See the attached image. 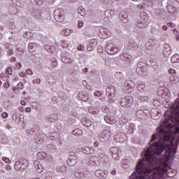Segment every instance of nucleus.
<instances>
[{
    "label": "nucleus",
    "instance_id": "nucleus-1",
    "mask_svg": "<svg viewBox=\"0 0 179 179\" xmlns=\"http://www.w3.org/2000/svg\"><path fill=\"white\" fill-rule=\"evenodd\" d=\"M165 120L162 124L157 129V134L151 136L149 148L142 152L143 159H140L137 163L135 170L129 179H163V173L157 171L155 173L153 166L157 163L156 156H162L163 150L162 145L166 142H173L176 139V145L173 150V155L177 153V146L179 143V120L176 113L167 112L164 113Z\"/></svg>",
    "mask_w": 179,
    "mask_h": 179
},
{
    "label": "nucleus",
    "instance_id": "nucleus-2",
    "mask_svg": "<svg viewBox=\"0 0 179 179\" xmlns=\"http://www.w3.org/2000/svg\"><path fill=\"white\" fill-rule=\"evenodd\" d=\"M132 103H134L132 96H125L120 100V106L122 107H127L128 111L130 113L135 111V109L134 108V104H132Z\"/></svg>",
    "mask_w": 179,
    "mask_h": 179
},
{
    "label": "nucleus",
    "instance_id": "nucleus-3",
    "mask_svg": "<svg viewBox=\"0 0 179 179\" xmlns=\"http://www.w3.org/2000/svg\"><path fill=\"white\" fill-rule=\"evenodd\" d=\"M29 167V161L25 158L20 159L14 164V169L17 171H24Z\"/></svg>",
    "mask_w": 179,
    "mask_h": 179
},
{
    "label": "nucleus",
    "instance_id": "nucleus-4",
    "mask_svg": "<svg viewBox=\"0 0 179 179\" xmlns=\"http://www.w3.org/2000/svg\"><path fill=\"white\" fill-rule=\"evenodd\" d=\"M105 50L109 55H114L118 52V48L113 43H108L105 47Z\"/></svg>",
    "mask_w": 179,
    "mask_h": 179
},
{
    "label": "nucleus",
    "instance_id": "nucleus-5",
    "mask_svg": "<svg viewBox=\"0 0 179 179\" xmlns=\"http://www.w3.org/2000/svg\"><path fill=\"white\" fill-rule=\"evenodd\" d=\"M78 163V155L73 152H70L69 159L67 160L68 166H73Z\"/></svg>",
    "mask_w": 179,
    "mask_h": 179
},
{
    "label": "nucleus",
    "instance_id": "nucleus-6",
    "mask_svg": "<svg viewBox=\"0 0 179 179\" xmlns=\"http://www.w3.org/2000/svg\"><path fill=\"white\" fill-rule=\"evenodd\" d=\"M64 10L62 8L56 9L54 11V17L56 22H64Z\"/></svg>",
    "mask_w": 179,
    "mask_h": 179
},
{
    "label": "nucleus",
    "instance_id": "nucleus-7",
    "mask_svg": "<svg viewBox=\"0 0 179 179\" xmlns=\"http://www.w3.org/2000/svg\"><path fill=\"white\" fill-rule=\"evenodd\" d=\"M141 17L142 18V20L143 21L138 20L137 22V23L136 24V26L137 27H138V29H145V27H146V26H148V23H146V22H145V21L148 20V15L141 14Z\"/></svg>",
    "mask_w": 179,
    "mask_h": 179
},
{
    "label": "nucleus",
    "instance_id": "nucleus-8",
    "mask_svg": "<svg viewBox=\"0 0 179 179\" xmlns=\"http://www.w3.org/2000/svg\"><path fill=\"white\" fill-rule=\"evenodd\" d=\"M106 94L108 99H114L115 96V87L113 85H110L106 89Z\"/></svg>",
    "mask_w": 179,
    "mask_h": 179
},
{
    "label": "nucleus",
    "instance_id": "nucleus-9",
    "mask_svg": "<svg viewBox=\"0 0 179 179\" xmlns=\"http://www.w3.org/2000/svg\"><path fill=\"white\" fill-rule=\"evenodd\" d=\"M155 16L157 19H164L166 17V11L163 9L155 8Z\"/></svg>",
    "mask_w": 179,
    "mask_h": 179
},
{
    "label": "nucleus",
    "instance_id": "nucleus-10",
    "mask_svg": "<svg viewBox=\"0 0 179 179\" xmlns=\"http://www.w3.org/2000/svg\"><path fill=\"white\" fill-rule=\"evenodd\" d=\"M140 64L141 63L138 64V67L136 69V72H137L138 75H141V76H146V75H148L146 67L139 66Z\"/></svg>",
    "mask_w": 179,
    "mask_h": 179
},
{
    "label": "nucleus",
    "instance_id": "nucleus-11",
    "mask_svg": "<svg viewBox=\"0 0 179 179\" xmlns=\"http://www.w3.org/2000/svg\"><path fill=\"white\" fill-rule=\"evenodd\" d=\"M163 54L165 57H170L171 54V47L169 44H164L162 50Z\"/></svg>",
    "mask_w": 179,
    "mask_h": 179
},
{
    "label": "nucleus",
    "instance_id": "nucleus-12",
    "mask_svg": "<svg viewBox=\"0 0 179 179\" xmlns=\"http://www.w3.org/2000/svg\"><path fill=\"white\" fill-rule=\"evenodd\" d=\"M103 120L104 121H106V122H107V124H115L116 122L114 117L111 116V114L104 115Z\"/></svg>",
    "mask_w": 179,
    "mask_h": 179
},
{
    "label": "nucleus",
    "instance_id": "nucleus-13",
    "mask_svg": "<svg viewBox=\"0 0 179 179\" xmlns=\"http://www.w3.org/2000/svg\"><path fill=\"white\" fill-rule=\"evenodd\" d=\"M78 99L82 101H87V100H89V94H87L86 91H83L80 92L78 95Z\"/></svg>",
    "mask_w": 179,
    "mask_h": 179
},
{
    "label": "nucleus",
    "instance_id": "nucleus-14",
    "mask_svg": "<svg viewBox=\"0 0 179 179\" xmlns=\"http://www.w3.org/2000/svg\"><path fill=\"white\" fill-rule=\"evenodd\" d=\"M81 151L85 155H93L94 153V148L93 147H84Z\"/></svg>",
    "mask_w": 179,
    "mask_h": 179
},
{
    "label": "nucleus",
    "instance_id": "nucleus-15",
    "mask_svg": "<svg viewBox=\"0 0 179 179\" xmlns=\"http://www.w3.org/2000/svg\"><path fill=\"white\" fill-rule=\"evenodd\" d=\"M95 175L99 178H107V171L97 170L95 172Z\"/></svg>",
    "mask_w": 179,
    "mask_h": 179
},
{
    "label": "nucleus",
    "instance_id": "nucleus-16",
    "mask_svg": "<svg viewBox=\"0 0 179 179\" xmlns=\"http://www.w3.org/2000/svg\"><path fill=\"white\" fill-rule=\"evenodd\" d=\"M110 135H111V133L110 132V130L104 129L99 137L103 139L102 141H107L108 138H110Z\"/></svg>",
    "mask_w": 179,
    "mask_h": 179
},
{
    "label": "nucleus",
    "instance_id": "nucleus-17",
    "mask_svg": "<svg viewBox=\"0 0 179 179\" xmlns=\"http://www.w3.org/2000/svg\"><path fill=\"white\" fill-rule=\"evenodd\" d=\"M40 129L39 127L34 126V127L27 129V134H29V135H37L38 134V131Z\"/></svg>",
    "mask_w": 179,
    "mask_h": 179
},
{
    "label": "nucleus",
    "instance_id": "nucleus-18",
    "mask_svg": "<svg viewBox=\"0 0 179 179\" xmlns=\"http://www.w3.org/2000/svg\"><path fill=\"white\" fill-rule=\"evenodd\" d=\"M97 45V41L96 39H92L91 42L87 45V51H93Z\"/></svg>",
    "mask_w": 179,
    "mask_h": 179
},
{
    "label": "nucleus",
    "instance_id": "nucleus-19",
    "mask_svg": "<svg viewBox=\"0 0 179 179\" xmlns=\"http://www.w3.org/2000/svg\"><path fill=\"white\" fill-rule=\"evenodd\" d=\"M120 17L123 23H128L129 18H128V14L126 12H121L120 13Z\"/></svg>",
    "mask_w": 179,
    "mask_h": 179
},
{
    "label": "nucleus",
    "instance_id": "nucleus-20",
    "mask_svg": "<svg viewBox=\"0 0 179 179\" xmlns=\"http://www.w3.org/2000/svg\"><path fill=\"white\" fill-rule=\"evenodd\" d=\"M34 17H35V19H38V20H45V19L43 17V13L41 11L38 10L34 12Z\"/></svg>",
    "mask_w": 179,
    "mask_h": 179
},
{
    "label": "nucleus",
    "instance_id": "nucleus-21",
    "mask_svg": "<svg viewBox=\"0 0 179 179\" xmlns=\"http://www.w3.org/2000/svg\"><path fill=\"white\" fill-rule=\"evenodd\" d=\"M81 122L84 127H86L87 128H90V127L92 125V121L89 120L88 118L84 117L81 120Z\"/></svg>",
    "mask_w": 179,
    "mask_h": 179
},
{
    "label": "nucleus",
    "instance_id": "nucleus-22",
    "mask_svg": "<svg viewBox=\"0 0 179 179\" xmlns=\"http://www.w3.org/2000/svg\"><path fill=\"white\" fill-rule=\"evenodd\" d=\"M61 59L64 64H72L73 62V59L65 55H62Z\"/></svg>",
    "mask_w": 179,
    "mask_h": 179
},
{
    "label": "nucleus",
    "instance_id": "nucleus-23",
    "mask_svg": "<svg viewBox=\"0 0 179 179\" xmlns=\"http://www.w3.org/2000/svg\"><path fill=\"white\" fill-rule=\"evenodd\" d=\"M114 139H115L116 141L120 142V143H122V142L125 141V138H124V134H116Z\"/></svg>",
    "mask_w": 179,
    "mask_h": 179
},
{
    "label": "nucleus",
    "instance_id": "nucleus-24",
    "mask_svg": "<svg viewBox=\"0 0 179 179\" xmlns=\"http://www.w3.org/2000/svg\"><path fill=\"white\" fill-rule=\"evenodd\" d=\"M120 59H122V61H126V62H131V55L124 53L120 56Z\"/></svg>",
    "mask_w": 179,
    "mask_h": 179
},
{
    "label": "nucleus",
    "instance_id": "nucleus-25",
    "mask_svg": "<svg viewBox=\"0 0 179 179\" xmlns=\"http://www.w3.org/2000/svg\"><path fill=\"white\" fill-rule=\"evenodd\" d=\"M101 111L105 114V115H110V114H111V110H110V108L107 106H103L101 107Z\"/></svg>",
    "mask_w": 179,
    "mask_h": 179
},
{
    "label": "nucleus",
    "instance_id": "nucleus-26",
    "mask_svg": "<svg viewBox=\"0 0 179 179\" xmlns=\"http://www.w3.org/2000/svg\"><path fill=\"white\" fill-rule=\"evenodd\" d=\"M37 48V45L34 43H30L28 45V50L29 52H34Z\"/></svg>",
    "mask_w": 179,
    "mask_h": 179
},
{
    "label": "nucleus",
    "instance_id": "nucleus-27",
    "mask_svg": "<svg viewBox=\"0 0 179 179\" xmlns=\"http://www.w3.org/2000/svg\"><path fill=\"white\" fill-rule=\"evenodd\" d=\"M44 48L49 52H54L55 51V46L54 45H45Z\"/></svg>",
    "mask_w": 179,
    "mask_h": 179
},
{
    "label": "nucleus",
    "instance_id": "nucleus-28",
    "mask_svg": "<svg viewBox=\"0 0 179 179\" xmlns=\"http://www.w3.org/2000/svg\"><path fill=\"white\" fill-rule=\"evenodd\" d=\"M122 164L124 166V169H128V167H129V164H131V162L128 159H124L122 160Z\"/></svg>",
    "mask_w": 179,
    "mask_h": 179
},
{
    "label": "nucleus",
    "instance_id": "nucleus-29",
    "mask_svg": "<svg viewBox=\"0 0 179 179\" xmlns=\"http://www.w3.org/2000/svg\"><path fill=\"white\" fill-rule=\"evenodd\" d=\"M82 129L77 128L72 131V134L76 135V136H80L82 135Z\"/></svg>",
    "mask_w": 179,
    "mask_h": 179
},
{
    "label": "nucleus",
    "instance_id": "nucleus-30",
    "mask_svg": "<svg viewBox=\"0 0 179 179\" xmlns=\"http://www.w3.org/2000/svg\"><path fill=\"white\" fill-rule=\"evenodd\" d=\"M112 157L116 161L120 160L121 159V151H118L117 153L113 154Z\"/></svg>",
    "mask_w": 179,
    "mask_h": 179
},
{
    "label": "nucleus",
    "instance_id": "nucleus-31",
    "mask_svg": "<svg viewBox=\"0 0 179 179\" xmlns=\"http://www.w3.org/2000/svg\"><path fill=\"white\" fill-rule=\"evenodd\" d=\"M34 5H38L39 6L44 3V0H30Z\"/></svg>",
    "mask_w": 179,
    "mask_h": 179
},
{
    "label": "nucleus",
    "instance_id": "nucleus-32",
    "mask_svg": "<svg viewBox=\"0 0 179 179\" xmlns=\"http://www.w3.org/2000/svg\"><path fill=\"white\" fill-rule=\"evenodd\" d=\"M179 61V55L178 54H176L173 56H172L171 62L172 64H176V62H178Z\"/></svg>",
    "mask_w": 179,
    "mask_h": 179
},
{
    "label": "nucleus",
    "instance_id": "nucleus-33",
    "mask_svg": "<svg viewBox=\"0 0 179 179\" xmlns=\"http://www.w3.org/2000/svg\"><path fill=\"white\" fill-rule=\"evenodd\" d=\"M35 169L37 173H43V170H44V167L41 164H37L35 166Z\"/></svg>",
    "mask_w": 179,
    "mask_h": 179
},
{
    "label": "nucleus",
    "instance_id": "nucleus-34",
    "mask_svg": "<svg viewBox=\"0 0 179 179\" xmlns=\"http://www.w3.org/2000/svg\"><path fill=\"white\" fill-rule=\"evenodd\" d=\"M145 83H139L137 85V89L140 92H143L145 90Z\"/></svg>",
    "mask_w": 179,
    "mask_h": 179
},
{
    "label": "nucleus",
    "instance_id": "nucleus-35",
    "mask_svg": "<svg viewBox=\"0 0 179 179\" xmlns=\"http://www.w3.org/2000/svg\"><path fill=\"white\" fill-rule=\"evenodd\" d=\"M110 152L111 155H114L115 153H118V152H120V150H118V148H117V147H111L110 148Z\"/></svg>",
    "mask_w": 179,
    "mask_h": 179
},
{
    "label": "nucleus",
    "instance_id": "nucleus-36",
    "mask_svg": "<svg viewBox=\"0 0 179 179\" xmlns=\"http://www.w3.org/2000/svg\"><path fill=\"white\" fill-rule=\"evenodd\" d=\"M103 94H104L103 91L97 90L94 92V96H96V97H101V96H103Z\"/></svg>",
    "mask_w": 179,
    "mask_h": 179
},
{
    "label": "nucleus",
    "instance_id": "nucleus-37",
    "mask_svg": "<svg viewBox=\"0 0 179 179\" xmlns=\"http://www.w3.org/2000/svg\"><path fill=\"white\" fill-rule=\"evenodd\" d=\"M62 34H63V36H65L66 37H68V36L71 34V30L67 29H63L62 31Z\"/></svg>",
    "mask_w": 179,
    "mask_h": 179
},
{
    "label": "nucleus",
    "instance_id": "nucleus-38",
    "mask_svg": "<svg viewBox=\"0 0 179 179\" xmlns=\"http://www.w3.org/2000/svg\"><path fill=\"white\" fill-rule=\"evenodd\" d=\"M127 122H128V118H127V117H122V118H120V120L119 121V123L121 125H125V124H127Z\"/></svg>",
    "mask_w": 179,
    "mask_h": 179
},
{
    "label": "nucleus",
    "instance_id": "nucleus-39",
    "mask_svg": "<svg viewBox=\"0 0 179 179\" xmlns=\"http://www.w3.org/2000/svg\"><path fill=\"white\" fill-rule=\"evenodd\" d=\"M78 12L80 16L85 15V8L83 7H79L78 9Z\"/></svg>",
    "mask_w": 179,
    "mask_h": 179
},
{
    "label": "nucleus",
    "instance_id": "nucleus-40",
    "mask_svg": "<svg viewBox=\"0 0 179 179\" xmlns=\"http://www.w3.org/2000/svg\"><path fill=\"white\" fill-rule=\"evenodd\" d=\"M45 118L46 121L48 122H54V121H55V119L52 117V115L46 116Z\"/></svg>",
    "mask_w": 179,
    "mask_h": 179
},
{
    "label": "nucleus",
    "instance_id": "nucleus-41",
    "mask_svg": "<svg viewBox=\"0 0 179 179\" xmlns=\"http://www.w3.org/2000/svg\"><path fill=\"white\" fill-rule=\"evenodd\" d=\"M136 111V115H137V117H139V115H143V114H145V111L142 109H139L138 110H135Z\"/></svg>",
    "mask_w": 179,
    "mask_h": 179
},
{
    "label": "nucleus",
    "instance_id": "nucleus-42",
    "mask_svg": "<svg viewBox=\"0 0 179 179\" xmlns=\"http://www.w3.org/2000/svg\"><path fill=\"white\" fill-rule=\"evenodd\" d=\"M138 100H141V101H148V100H149V97L148 96H139Z\"/></svg>",
    "mask_w": 179,
    "mask_h": 179
},
{
    "label": "nucleus",
    "instance_id": "nucleus-43",
    "mask_svg": "<svg viewBox=\"0 0 179 179\" xmlns=\"http://www.w3.org/2000/svg\"><path fill=\"white\" fill-rule=\"evenodd\" d=\"M6 48L8 49L7 50V55H8L9 57L10 55H13V50L9 48V47L6 46Z\"/></svg>",
    "mask_w": 179,
    "mask_h": 179
},
{
    "label": "nucleus",
    "instance_id": "nucleus-44",
    "mask_svg": "<svg viewBox=\"0 0 179 179\" xmlns=\"http://www.w3.org/2000/svg\"><path fill=\"white\" fill-rule=\"evenodd\" d=\"M163 166L165 169H167L168 170H170V169H171V167L170 166V164H169L168 162H164Z\"/></svg>",
    "mask_w": 179,
    "mask_h": 179
},
{
    "label": "nucleus",
    "instance_id": "nucleus-45",
    "mask_svg": "<svg viewBox=\"0 0 179 179\" xmlns=\"http://www.w3.org/2000/svg\"><path fill=\"white\" fill-rule=\"evenodd\" d=\"M51 65L53 68H57V66H58V61H57V59L53 60Z\"/></svg>",
    "mask_w": 179,
    "mask_h": 179
},
{
    "label": "nucleus",
    "instance_id": "nucleus-46",
    "mask_svg": "<svg viewBox=\"0 0 179 179\" xmlns=\"http://www.w3.org/2000/svg\"><path fill=\"white\" fill-rule=\"evenodd\" d=\"M128 134H134V124L129 126Z\"/></svg>",
    "mask_w": 179,
    "mask_h": 179
},
{
    "label": "nucleus",
    "instance_id": "nucleus-47",
    "mask_svg": "<svg viewBox=\"0 0 179 179\" xmlns=\"http://www.w3.org/2000/svg\"><path fill=\"white\" fill-rule=\"evenodd\" d=\"M78 51H85V46L83 45H79L77 48Z\"/></svg>",
    "mask_w": 179,
    "mask_h": 179
},
{
    "label": "nucleus",
    "instance_id": "nucleus-48",
    "mask_svg": "<svg viewBox=\"0 0 179 179\" xmlns=\"http://www.w3.org/2000/svg\"><path fill=\"white\" fill-rule=\"evenodd\" d=\"M32 82L34 84L37 83V85H40V83H41V80L40 78H36L34 79Z\"/></svg>",
    "mask_w": 179,
    "mask_h": 179
},
{
    "label": "nucleus",
    "instance_id": "nucleus-49",
    "mask_svg": "<svg viewBox=\"0 0 179 179\" xmlns=\"http://www.w3.org/2000/svg\"><path fill=\"white\" fill-rule=\"evenodd\" d=\"M55 133H51L48 138L50 139V141H54V139H55Z\"/></svg>",
    "mask_w": 179,
    "mask_h": 179
},
{
    "label": "nucleus",
    "instance_id": "nucleus-50",
    "mask_svg": "<svg viewBox=\"0 0 179 179\" xmlns=\"http://www.w3.org/2000/svg\"><path fill=\"white\" fill-rule=\"evenodd\" d=\"M2 160H3V162H5L6 163H10L12 162V161H10V159H9V158L6 157H3Z\"/></svg>",
    "mask_w": 179,
    "mask_h": 179
},
{
    "label": "nucleus",
    "instance_id": "nucleus-51",
    "mask_svg": "<svg viewBox=\"0 0 179 179\" xmlns=\"http://www.w3.org/2000/svg\"><path fill=\"white\" fill-rule=\"evenodd\" d=\"M83 24H84L83 21L80 20V21H78V27L79 29H81V27H83Z\"/></svg>",
    "mask_w": 179,
    "mask_h": 179
},
{
    "label": "nucleus",
    "instance_id": "nucleus-52",
    "mask_svg": "<svg viewBox=\"0 0 179 179\" xmlns=\"http://www.w3.org/2000/svg\"><path fill=\"white\" fill-rule=\"evenodd\" d=\"M6 73H7L8 75H12V68H7Z\"/></svg>",
    "mask_w": 179,
    "mask_h": 179
},
{
    "label": "nucleus",
    "instance_id": "nucleus-53",
    "mask_svg": "<svg viewBox=\"0 0 179 179\" xmlns=\"http://www.w3.org/2000/svg\"><path fill=\"white\" fill-rule=\"evenodd\" d=\"M19 90H20L17 88V87H14L13 88V93H15V94H19Z\"/></svg>",
    "mask_w": 179,
    "mask_h": 179
},
{
    "label": "nucleus",
    "instance_id": "nucleus-54",
    "mask_svg": "<svg viewBox=\"0 0 179 179\" xmlns=\"http://www.w3.org/2000/svg\"><path fill=\"white\" fill-rule=\"evenodd\" d=\"M17 87L20 90L23 89V83L20 82L17 84Z\"/></svg>",
    "mask_w": 179,
    "mask_h": 179
},
{
    "label": "nucleus",
    "instance_id": "nucleus-55",
    "mask_svg": "<svg viewBox=\"0 0 179 179\" xmlns=\"http://www.w3.org/2000/svg\"><path fill=\"white\" fill-rule=\"evenodd\" d=\"M8 115H9V114H8V113H6V112H3L1 114L2 118H8Z\"/></svg>",
    "mask_w": 179,
    "mask_h": 179
},
{
    "label": "nucleus",
    "instance_id": "nucleus-56",
    "mask_svg": "<svg viewBox=\"0 0 179 179\" xmlns=\"http://www.w3.org/2000/svg\"><path fill=\"white\" fill-rule=\"evenodd\" d=\"M166 25L169 27H176V24L173 23V22H168L166 24Z\"/></svg>",
    "mask_w": 179,
    "mask_h": 179
},
{
    "label": "nucleus",
    "instance_id": "nucleus-57",
    "mask_svg": "<svg viewBox=\"0 0 179 179\" xmlns=\"http://www.w3.org/2000/svg\"><path fill=\"white\" fill-rule=\"evenodd\" d=\"M5 169L7 171H10V170H12V167H10V165L9 164L6 165Z\"/></svg>",
    "mask_w": 179,
    "mask_h": 179
},
{
    "label": "nucleus",
    "instance_id": "nucleus-58",
    "mask_svg": "<svg viewBox=\"0 0 179 179\" xmlns=\"http://www.w3.org/2000/svg\"><path fill=\"white\" fill-rule=\"evenodd\" d=\"M3 87H5L6 89H9V87H10V85L9 84V83H5L3 84Z\"/></svg>",
    "mask_w": 179,
    "mask_h": 179
},
{
    "label": "nucleus",
    "instance_id": "nucleus-59",
    "mask_svg": "<svg viewBox=\"0 0 179 179\" xmlns=\"http://www.w3.org/2000/svg\"><path fill=\"white\" fill-rule=\"evenodd\" d=\"M26 72H27V75H33V71H31V69H27L26 70Z\"/></svg>",
    "mask_w": 179,
    "mask_h": 179
},
{
    "label": "nucleus",
    "instance_id": "nucleus-60",
    "mask_svg": "<svg viewBox=\"0 0 179 179\" xmlns=\"http://www.w3.org/2000/svg\"><path fill=\"white\" fill-rule=\"evenodd\" d=\"M29 34H30V32H25L23 35V37L24 38H29Z\"/></svg>",
    "mask_w": 179,
    "mask_h": 179
},
{
    "label": "nucleus",
    "instance_id": "nucleus-61",
    "mask_svg": "<svg viewBox=\"0 0 179 179\" xmlns=\"http://www.w3.org/2000/svg\"><path fill=\"white\" fill-rule=\"evenodd\" d=\"M35 139L36 141H38V142H40V141H41V138H40V135H38V134L35 136Z\"/></svg>",
    "mask_w": 179,
    "mask_h": 179
},
{
    "label": "nucleus",
    "instance_id": "nucleus-62",
    "mask_svg": "<svg viewBox=\"0 0 179 179\" xmlns=\"http://www.w3.org/2000/svg\"><path fill=\"white\" fill-rule=\"evenodd\" d=\"M10 62H16V57H10Z\"/></svg>",
    "mask_w": 179,
    "mask_h": 179
},
{
    "label": "nucleus",
    "instance_id": "nucleus-63",
    "mask_svg": "<svg viewBox=\"0 0 179 179\" xmlns=\"http://www.w3.org/2000/svg\"><path fill=\"white\" fill-rule=\"evenodd\" d=\"M169 73L173 75V74L176 73V70L171 69H169Z\"/></svg>",
    "mask_w": 179,
    "mask_h": 179
},
{
    "label": "nucleus",
    "instance_id": "nucleus-64",
    "mask_svg": "<svg viewBox=\"0 0 179 179\" xmlns=\"http://www.w3.org/2000/svg\"><path fill=\"white\" fill-rule=\"evenodd\" d=\"M13 120H15V121L17 120V114L15 113L13 115Z\"/></svg>",
    "mask_w": 179,
    "mask_h": 179
}]
</instances>
